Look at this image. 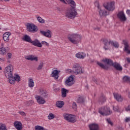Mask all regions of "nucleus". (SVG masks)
Masks as SVG:
<instances>
[{
	"mask_svg": "<svg viewBox=\"0 0 130 130\" xmlns=\"http://www.w3.org/2000/svg\"><path fill=\"white\" fill-rule=\"evenodd\" d=\"M102 61L104 62V63H107V64L111 66V67H114L117 71H119L120 72L122 71V67L120 66V64L117 62L113 63V61L110 59L105 58L102 59Z\"/></svg>",
	"mask_w": 130,
	"mask_h": 130,
	"instance_id": "1",
	"label": "nucleus"
},
{
	"mask_svg": "<svg viewBox=\"0 0 130 130\" xmlns=\"http://www.w3.org/2000/svg\"><path fill=\"white\" fill-rule=\"evenodd\" d=\"M69 40L73 44H78L80 42L81 39V36L77 34H73L69 35L68 36Z\"/></svg>",
	"mask_w": 130,
	"mask_h": 130,
	"instance_id": "2",
	"label": "nucleus"
},
{
	"mask_svg": "<svg viewBox=\"0 0 130 130\" xmlns=\"http://www.w3.org/2000/svg\"><path fill=\"white\" fill-rule=\"evenodd\" d=\"M82 72V68L81 66L78 63H76L73 67V71L71 69H67L66 70V73H74L75 75H80Z\"/></svg>",
	"mask_w": 130,
	"mask_h": 130,
	"instance_id": "3",
	"label": "nucleus"
},
{
	"mask_svg": "<svg viewBox=\"0 0 130 130\" xmlns=\"http://www.w3.org/2000/svg\"><path fill=\"white\" fill-rule=\"evenodd\" d=\"M63 117L64 119L68 121V122H76L77 119H76V116L75 115L69 114V113H64L63 114Z\"/></svg>",
	"mask_w": 130,
	"mask_h": 130,
	"instance_id": "4",
	"label": "nucleus"
},
{
	"mask_svg": "<svg viewBox=\"0 0 130 130\" xmlns=\"http://www.w3.org/2000/svg\"><path fill=\"white\" fill-rule=\"evenodd\" d=\"M77 15H78V13L72 8L67 10L66 13V17L68 18V19H75Z\"/></svg>",
	"mask_w": 130,
	"mask_h": 130,
	"instance_id": "5",
	"label": "nucleus"
},
{
	"mask_svg": "<svg viewBox=\"0 0 130 130\" xmlns=\"http://www.w3.org/2000/svg\"><path fill=\"white\" fill-rule=\"evenodd\" d=\"M99 112L101 115H110L112 113V111L110 110L109 107L104 106L99 110Z\"/></svg>",
	"mask_w": 130,
	"mask_h": 130,
	"instance_id": "6",
	"label": "nucleus"
},
{
	"mask_svg": "<svg viewBox=\"0 0 130 130\" xmlns=\"http://www.w3.org/2000/svg\"><path fill=\"white\" fill-rule=\"evenodd\" d=\"M13 72H14V66L10 64L7 66L5 69V74L6 77H11L13 75Z\"/></svg>",
	"mask_w": 130,
	"mask_h": 130,
	"instance_id": "7",
	"label": "nucleus"
},
{
	"mask_svg": "<svg viewBox=\"0 0 130 130\" xmlns=\"http://www.w3.org/2000/svg\"><path fill=\"white\" fill-rule=\"evenodd\" d=\"M27 30L30 33H36L38 31L37 26L33 23H28L27 24Z\"/></svg>",
	"mask_w": 130,
	"mask_h": 130,
	"instance_id": "8",
	"label": "nucleus"
},
{
	"mask_svg": "<svg viewBox=\"0 0 130 130\" xmlns=\"http://www.w3.org/2000/svg\"><path fill=\"white\" fill-rule=\"evenodd\" d=\"M74 84H75V79L73 75H71L66 79L65 81V86L71 87V86H73Z\"/></svg>",
	"mask_w": 130,
	"mask_h": 130,
	"instance_id": "9",
	"label": "nucleus"
},
{
	"mask_svg": "<svg viewBox=\"0 0 130 130\" xmlns=\"http://www.w3.org/2000/svg\"><path fill=\"white\" fill-rule=\"evenodd\" d=\"M104 8L108 11L112 12L115 9V5L114 2H108L106 4L104 5Z\"/></svg>",
	"mask_w": 130,
	"mask_h": 130,
	"instance_id": "10",
	"label": "nucleus"
},
{
	"mask_svg": "<svg viewBox=\"0 0 130 130\" xmlns=\"http://www.w3.org/2000/svg\"><path fill=\"white\" fill-rule=\"evenodd\" d=\"M13 124L17 130H22L23 128V124L20 121H16L14 122Z\"/></svg>",
	"mask_w": 130,
	"mask_h": 130,
	"instance_id": "11",
	"label": "nucleus"
},
{
	"mask_svg": "<svg viewBox=\"0 0 130 130\" xmlns=\"http://www.w3.org/2000/svg\"><path fill=\"white\" fill-rule=\"evenodd\" d=\"M35 98L37 100V103L41 105H42V104H44L45 102H46V101H45V99H44L40 95H36Z\"/></svg>",
	"mask_w": 130,
	"mask_h": 130,
	"instance_id": "12",
	"label": "nucleus"
},
{
	"mask_svg": "<svg viewBox=\"0 0 130 130\" xmlns=\"http://www.w3.org/2000/svg\"><path fill=\"white\" fill-rule=\"evenodd\" d=\"M98 9L100 10L99 12L100 17H103V16H108V15H109V13L108 12L103 11L102 9H101V8H100V6L99 4H98Z\"/></svg>",
	"mask_w": 130,
	"mask_h": 130,
	"instance_id": "13",
	"label": "nucleus"
},
{
	"mask_svg": "<svg viewBox=\"0 0 130 130\" xmlns=\"http://www.w3.org/2000/svg\"><path fill=\"white\" fill-rule=\"evenodd\" d=\"M117 17L121 21H126V17H125V15H124V13H123V11L119 12L117 14Z\"/></svg>",
	"mask_w": 130,
	"mask_h": 130,
	"instance_id": "14",
	"label": "nucleus"
},
{
	"mask_svg": "<svg viewBox=\"0 0 130 130\" xmlns=\"http://www.w3.org/2000/svg\"><path fill=\"white\" fill-rule=\"evenodd\" d=\"M103 44H104V48L105 49V50H108L109 49V48L108 46L111 44L112 41H110L108 42V40L106 39H104L103 40Z\"/></svg>",
	"mask_w": 130,
	"mask_h": 130,
	"instance_id": "15",
	"label": "nucleus"
},
{
	"mask_svg": "<svg viewBox=\"0 0 130 130\" xmlns=\"http://www.w3.org/2000/svg\"><path fill=\"white\" fill-rule=\"evenodd\" d=\"M25 59H27V60H30L31 61H33V60L36 62L38 61V57L35 56L33 55L26 56L25 57Z\"/></svg>",
	"mask_w": 130,
	"mask_h": 130,
	"instance_id": "16",
	"label": "nucleus"
},
{
	"mask_svg": "<svg viewBox=\"0 0 130 130\" xmlns=\"http://www.w3.org/2000/svg\"><path fill=\"white\" fill-rule=\"evenodd\" d=\"M113 96L115 99L118 102H122L123 99L122 98V96H121V94L118 93H114Z\"/></svg>",
	"mask_w": 130,
	"mask_h": 130,
	"instance_id": "17",
	"label": "nucleus"
},
{
	"mask_svg": "<svg viewBox=\"0 0 130 130\" xmlns=\"http://www.w3.org/2000/svg\"><path fill=\"white\" fill-rule=\"evenodd\" d=\"M30 43H31V44H32V45H34V46H37V47L40 48L42 47V44H41V43H40V42H39V40L37 39H35L33 41L31 40Z\"/></svg>",
	"mask_w": 130,
	"mask_h": 130,
	"instance_id": "18",
	"label": "nucleus"
},
{
	"mask_svg": "<svg viewBox=\"0 0 130 130\" xmlns=\"http://www.w3.org/2000/svg\"><path fill=\"white\" fill-rule=\"evenodd\" d=\"M40 33L42 34V35H44V36H45L46 37H47L48 38H51V31L50 30H48L46 31H41Z\"/></svg>",
	"mask_w": 130,
	"mask_h": 130,
	"instance_id": "19",
	"label": "nucleus"
},
{
	"mask_svg": "<svg viewBox=\"0 0 130 130\" xmlns=\"http://www.w3.org/2000/svg\"><path fill=\"white\" fill-rule=\"evenodd\" d=\"M11 36V32H6L3 34V39L4 41H6V42H9L10 40V37Z\"/></svg>",
	"mask_w": 130,
	"mask_h": 130,
	"instance_id": "20",
	"label": "nucleus"
},
{
	"mask_svg": "<svg viewBox=\"0 0 130 130\" xmlns=\"http://www.w3.org/2000/svg\"><path fill=\"white\" fill-rule=\"evenodd\" d=\"M89 130H99V125L96 123H91L89 125Z\"/></svg>",
	"mask_w": 130,
	"mask_h": 130,
	"instance_id": "21",
	"label": "nucleus"
},
{
	"mask_svg": "<svg viewBox=\"0 0 130 130\" xmlns=\"http://www.w3.org/2000/svg\"><path fill=\"white\" fill-rule=\"evenodd\" d=\"M58 74H59V71L57 70H54L51 74V77L54 78V80H57L59 77Z\"/></svg>",
	"mask_w": 130,
	"mask_h": 130,
	"instance_id": "22",
	"label": "nucleus"
},
{
	"mask_svg": "<svg viewBox=\"0 0 130 130\" xmlns=\"http://www.w3.org/2000/svg\"><path fill=\"white\" fill-rule=\"evenodd\" d=\"M123 44L124 45V51H126L127 53L128 54H130V50H128V48L129 46H128V44L127 43V42L123 40Z\"/></svg>",
	"mask_w": 130,
	"mask_h": 130,
	"instance_id": "23",
	"label": "nucleus"
},
{
	"mask_svg": "<svg viewBox=\"0 0 130 130\" xmlns=\"http://www.w3.org/2000/svg\"><path fill=\"white\" fill-rule=\"evenodd\" d=\"M66 2L70 5V7L73 9H76V3L74 0H66Z\"/></svg>",
	"mask_w": 130,
	"mask_h": 130,
	"instance_id": "24",
	"label": "nucleus"
},
{
	"mask_svg": "<svg viewBox=\"0 0 130 130\" xmlns=\"http://www.w3.org/2000/svg\"><path fill=\"white\" fill-rule=\"evenodd\" d=\"M7 79H9V83L12 85H14L16 83V81L15 80V78H14V75L11 76H6Z\"/></svg>",
	"mask_w": 130,
	"mask_h": 130,
	"instance_id": "25",
	"label": "nucleus"
},
{
	"mask_svg": "<svg viewBox=\"0 0 130 130\" xmlns=\"http://www.w3.org/2000/svg\"><path fill=\"white\" fill-rule=\"evenodd\" d=\"M106 101V98L105 97V95L103 94V93H102L101 94V96L99 99V102L100 103H101L102 104L103 103H104Z\"/></svg>",
	"mask_w": 130,
	"mask_h": 130,
	"instance_id": "26",
	"label": "nucleus"
},
{
	"mask_svg": "<svg viewBox=\"0 0 130 130\" xmlns=\"http://www.w3.org/2000/svg\"><path fill=\"white\" fill-rule=\"evenodd\" d=\"M22 39L26 42H29V43H31V42L32 41V39H31L30 36L27 35H24Z\"/></svg>",
	"mask_w": 130,
	"mask_h": 130,
	"instance_id": "27",
	"label": "nucleus"
},
{
	"mask_svg": "<svg viewBox=\"0 0 130 130\" xmlns=\"http://www.w3.org/2000/svg\"><path fill=\"white\" fill-rule=\"evenodd\" d=\"M38 93L40 95L43 96V97H46V91L44 90V89L42 88L39 89L38 90Z\"/></svg>",
	"mask_w": 130,
	"mask_h": 130,
	"instance_id": "28",
	"label": "nucleus"
},
{
	"mask_svg": "<svg viewBox=\"0 0 130 130\" xmlns=\"http://www.w3.org/2000/svg\"><path fill=\"white\" fill-rule=\"evenodd\" d=\"M63 105H64L63 101H58L56 103V106L58 107V108H61Z\"/></svg>",
	"mask_w": 130,
	"mask_h": 130,
	"instance_id": "29",
	"label": "nucleus"
},
{
	"mask_svg": "<svg viewBox=\"0 0 130 130\" xmlns=\"http://www.w3.org/2000/svg\"><path fill=\"white\" fill-rule=\"evenodd\" d=\"M69 91L67 90L66 88L61 89V96L63 98L64 97H67V93H68Z\"/></svg>",
	"mask_w": 130,
	"mask_h": 130,
	"instance_id": "30",
	"label": "nucleus"
},
{
	"mask_svg": "<svg viewBox=\"0 0 130 130\" xmlns=\"http://www.w3.org/2000/svg\"><path fill=\"white\" fill-rule=\"evenodd\" d=\"M28 87L29 88H33L34 87V81L32 78L28 79Z\"/></svg>",
	"mask_w": 130,
	"mask_h": 130,
	"instance_id": "31",
	"label": "nucleus"
},
{
	"mask_svg": "<svg viewBox=\"0 0 130 130\" xmlns=\"http://www.w3.org/2000/svg\"><path fill=\"white\" fill-rule=\"evenodd\" d=\"M13 78L16 82H20V81H21V77H20V75L17 73L14 74V77Z\"/></svg>",
	"mask_w": 130,
	"mask_h": 130,
	"instance_id": "32",
	"label": "nucleus"
},
{
	"mask_svg": "<svg viewBox=\"0 0 130 130\" xmlns=\"http://www.w3.org/2000/svg\"><path fill=\"white\" fill-rule=\"evenodd\" d=\"M97 64L101 67L102 69H104V70H108V67H107L106 66L104 65L103 63L100 62H97Z\"/></svg>",
	"mask_w": 130,
	"mask_h": 130,
	"instance_id": "33",
	"label": "nucleus"
},
{
	"mask_svg": "<svg viewBox=\"0 0 130 130\" xmlns=\"http://www.w3.org/2000/svg\"><path fill=\"white\" fill-rule=\"evenodd\" d=\"M0 130H8V128L7 127L6 124L0 123Z\"/></svg>",
	"mask_w": 130,
	"mask_h": 130,
	"instance_id": "34",
	"label": "nucleus"
},
{
	"mask_svg": "<svg viewBox=\"0 0 130 130\" xmlns=\"http://www.w3.org/2000/svg\"><path fill=\"white\" fill-rule=\"evenodd\" d=\"M37 19L41 24H44L45 23V20L40 16H37Z\"/></svg>",
	"mask_w": 130,
	"mask_h": 130,
	"instance_id": "35",
	"label": "nucleus"
},
{
	"mask_svg": "<svg viewBox=\"0 0 130 130\" xmlns=\"http://www.w3.org/2000/svg\"><path fill=\"white\" fill-rule=\"evenodd\" d=\"M111 45L112 46H114V47H115V48H118V47H119V45L117 42H113V41H112Z\"/></svg>",
	"mask_w": 130,
	"mask_h": 130,
	"instance_id": "36",
	"label": "nucleus"
},
{
	"mask_svg": "<svg viewBox=\"0 0 130 130\" xmlns=\"http://www.w3.org/2000/svg\"><path fill=\"white\" fill-rule=\"evenodd\" d=\"M44 66V63H43V62H40L39 64L38 65L37 68V70H38V71H40V70H42Z\"/></svg>",
	"mask_w": 130,
	"mask_h": 130,
	"instance_id": "37",
	"label": "nucleus"
},
{
	"mask_svg": "<svg viewBox=\"0 0 130 130\" xmlns=\"http://www.w3.org/2000/svg\"><path fill=\"white\" fill-rule=\"evenodd\" d=\"M6 49L4 47L1 48H0V54H1V55H5V54H6Z\"/></svg>",
	"mask_w": 130,
	"mask_h": 130,
	"instance_id": "38",
	"label": "nucleus"
},
{
	"mask_svg": "<svg viewBox=\"0 0 130 130\" xmlns=\"http://www.w3.org/2000/svg\"><path fill=\"white\" fill-rule=\"evenodd\" d=\"M48 119L49 120H51V119H53L55 117L54 114H53L52 113H50L49 115L47 116Z\"/></svg>",
	"mask_w": 130,
	"mask_h": 130,
	"instance_id": "39",
	"label": "nucleus"
},
{
	"mask_svg": "<svg viewBox=\"0 0 130 130\" xmlns=\"http://www.w3.org/2000/svg\"><path fill=\"white\" fill-rule=\"evenodd\" d=\"M33 103L34 102L32 100L28 101L25 103L26 106H31V105H33Z\"/></svg>",
	"mask_w": 130,
	"mask_h": 130,
	"instance_id": "40",
	"label": "nucleus"
},
{
	"mask_svg": "<svg viewBox=\"0 0 130 130\" xmlns=\"http://www.w3.org/2000/svg\"><path fill=\"white\" fill-rule=\"evenodd\" d=\"M35 129H36V130H44V127H43V126H41L40 125H36L35 127Z\"/></svg>",
	"mask_w": 130,
	"mask_h": 130,
	"instance_id": "41",
	"label": "nucleus"
},
{
	"mask_svg": "<svg viewBox=\"0 0 130 130\" xmlns=\"http://www.w3.org/2000/svg\"><path fill=\"white\" fill-rule=\"evenodd\" d=\"M75 56L76 57H77V58H82V53L79 52L78 53L76 54Z\"/></svg>",
	"mask_w": 130,
	"mask_h": 130,
	"instance_id": "42",
	"label": "nucleus"
},
{
	"mask_svg": "<svg viewBox=\"0 0 130 130\" xmlns=\"http://www.w3.org/2000/svg\"><path fill=\"white\" fill-rule=\"evenodd\" d=\"M72 108L74 110H77V104H76V103L73 102L72 105Z\"/></svg>",
	"mask_w": 130,
	"mask_h": 130,
	"instance_id": "43",
	"label": "nucleus"
},
{
	"mask_svg": "<svg viewBox=\"0 0 130 130\" xmlns=\"http://www.w3.org/2000/svg\"><path fill=\"white\" fill-rule=\"evenodd\" d=\"M77 103H82V96H79L77 100Z\"/></svg>",
	"mask_w": 130,
	"mask_h": 130,
	"instance_id": "44",
	"label": "nucleus"
},
{
	"mask_svg": "<svg viewBox=\"0 0 130 130\" xmlns=\"http://www.w3.org/2000/svg\"><path fill=\"white\" fill-rule=\"evenodd\" d=\"M18 113L20 114V115H22V116H26V113H25L24 112L19 111L18 112Z\"/></svg>",
	"mask_w": 130,
	"mask_h": 130,
	"instance_id": "45",
	"label": "nucleus"
},
{
	"mask_svg": "<svg viewBox=\"0 0 130 130\" xmlns=\"http://www.w3.org/2000/svg\"><path fill=\"white\" fill-rule=\"evenodd\" d=\"M41 44H43V45H46V46H49V44L46 41H42Z\"/></svg>",
	"mask_w": 130,
	"mask_h": 130,
	"instance_id": "46",
	"label": "nucleus"
},
{
	"mask_svg": "<svg viewBox=\"0 0 130 130\" xmlns=\"http://www.w3.org/2000/svg\"><path fill=\"white\" fill-rule=\"evenodd\" d=\"M107 122H108L109 124H110V125H113V123H112V122H111V120H110V118H107Z\"/></svg>",
	"mask_w": 130,
	"mask_h": 130,
	"instance_id": "47",
	"label": "nucleus"
},
{
	"mask_svg": "<svg viewBox=\"0 0 130 130\" xmlns=\"http://www.w3.org/2000/svg\"><path fill=\"white\" fill-rule=\"evenodd\" d=\"M12 53H7V58L8 59H11L12 58Z\"/></svg>",
	"mask_w": 130,
	"mask_h": 130,
	"instance_id": "48",
	"label": "nucleus"
},
{
	"mask_svg": "<svg viewBox=\"0 0 130 130\" xmlns=\"http://www.w3.org/2000/svg\"><path fill=\"white\" fill-rule=\"evenodd\" d=\"M113 110L114 111H118V110H119V107H118V106L113 107Z\"/></svg>",
	"mask_w": 130,
	"mask_h": 130,
	"instance_id": "49",
	"label": "nucleus"
},
{
	"mask_svg": "<svg viewBox=\"0 0 130 130\" xmlns=\"http://www.w3.org/2000/svg\"><path fill=\"white\" fill-rule=\"evenodd\" d=\"M85 100H86L85 98H82V105H85V101H86Z\"/></svg>",
	"mask_w": 130,
	"mask_h": 130,
	"instance_id": "50",
	"label": "nucleus"
},
{
	"mask_svg": "<svg viewBox=\"0 0 130 130\" xmlns=\"http://www.w3.org/2000/svg\"><path fill=\"white\" fill-rule=\"evenodd\" d=\"M126 111H130V105H128V106L125 108Z\"/></svg>",
	"mask_w": 130,
	"mask_h": 130,
	"instance_id": "51",
	"label": "nucleus"
},
{
	"mask_svg": "<svg viewBox=\"0 0 130 130\" xmlns=\"http://www.w3.org/2000/svg\"><path fill=\"white\" fill-rule=\"evenodd\" d=\"M82 58H85V57H86V56H87V55H86V54H85V53H82Z\"/></svg>",
	"mask_w": 130,
	"mask_h": 130,
	"instance_id": "52",
	"label": "nucleus"
},
{
	"mask_svg": "<svg viewBox=\"0 0 130 130\" xmlns=\"http://www.w3.org/2000/svg\"><path fill=\"white\" fill-rule=\"evenodd\" d=\"M128 121H130V117L126 118L125 122H128Z\"/></svg>",
	"mask_w": 130,
	"mask_h": 130,
	"instance_id": "53",
	"label": "nucleus"
},
{
	"mask_svg": "<svg viewBox=\"0 0 130 130\" xmlns=\"http://www.w3.org/2000/svg\"><path fill=\"white\" fill-rule=\"evenodd\" d=\"M61 3H62L63 4H64L65 5H67V2H66V1L64 0H59Z\"/></svg>",
	"mask_w": 130,
	"mask_h": 130,
	"instance_id": "54",
	"label": "nucleus"
},
{
	"mask_svg": "<svg viewBox=\"0 0 130 130\" xmlns=\"http://www.w3.org/2000/svg\"><path fill=\"white\" fill-rule=\"evenodd\" d=\"M94 82H95V84H96V85H100V83H99V82L97 80H95Z\"/></svg>",
	"mask_w": 130,
	"mask_h": 130,
	"instance_id": "55",
	"label": "nucleus"
},
{
	"mask_svg": "<svg viewBox=\"0 0 130 130\" xmlns=\"http://www.w3.org/2000/svg\"><path fill=\"white\" fill-rule=\"evenodd\" d=\"M126 14H127V15H130V10H127Z\"/></svg>",
	"mask_w": 130,
	"mask_h": 130,
	"instance_id": "56",
	"label": "nucleus"
},
{
	"mask_svg": "<svg viewBox=\"0 0 130 130\" xmlns=\"http://www.w3.org/2000/svg\"><path fill=\"white\" fill-rule=\"evenodd\" d=\"M0 61H5V58H0Z\"/></svg>",
	"mask_w": 130,
	"mask_h": 130,
	"instance_id": "57",
	"label": "nucleus"
},
{
	"mask_svg": "<svg viewBox=\"0 0 130 130\" xmlns=\"http://www.w3.org/2000/svg\"><path fill=\"white\" fill-rule=\"evenodd\" d=\"M128 98L130 99V92H129L128 93Z\"/></svg>",
	"mask_w": 130,
	"mask_h": 130,
	"instance_id": "58",
	"label": "nucleus"
},
{
	"mask_svg": "<svg viewBox=\"0 0 130 130\" xmlns=\"http://www.w3.org/2000/svg\"><path fill=\"white\" fill-rule=\"evenodd\" d=\"M4 2H10V1H11V0H4Z\"/></svg>",
	"mask_w": 130,
	"mask_h": 130,
	"instance_id": "59",
	"label": "nucleus"
},
{
	"mask_svg": "<svg viewBox=\"0 0 130 130\" xmlns=\"http://www.w3.org/2000/svg\"><path fill=\"white\" fill-rule=\"evenodd\" d=\"M2 70V67H0V70L1 71Z\"/></svg>",
	"mask_w": 130,
	"mask_h": 130,
	"instance_id": "60",
	"label": "nucleus"
},
{
	"mask_svg": "<svg viewBox=\"0 0 130 130\" xmlns=\"http://www.w3.org/2000/svg\"><path fill=\"white\" fill-rule=\"evenodd\" d=\"M86 87V88H88V85H87Z\"/></svg>",
	"mask_w": 130,
	"mask_h": 130,
	"instance_id": "61",
	"label": "nucleus"
}]
</instances>
